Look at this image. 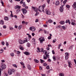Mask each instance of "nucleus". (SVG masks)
<instances>
[{"label": "nucleus", "instance_id": "19", "mask_svg": "<svg viewBox=\"0 0 76 76\" xmlns=\"http://www.w3.org/2000/svg\"><path fill=\"white\" fill-rule=\"evenodd\" d=\"M50 36H49L48 37V39H50L51 38V37L52 36V34H50Z\"/></svg>", "mask_w": 76, "mask_h": 76}, {"label": "nucleus", "instance_id": "13", "mask_svg": "<svg viewBox=\"0 0 76 76\" xmlns=\"http://www.w3.org/2000/svg\"><path fill=\"white\" fill-rule=\"evenodd\" d=\"M60 23L61 25H64V21H61L60 22Z\"/></svg>", "mask_w": 76, "mask_h": 76}, {"label": "nucleus", "instance_id": "31", "mask_svg": "<svg viewBox=\"0 0 76 76\" xmlns=\"http://www.w3.org/2000/svg\"><path fill=\"white\" fill-rule=\"evenodd\" d=\"M53 58L54 61H56V57H55V56H53Z\"/></svg>", "mask_w": 76, "mask_h": 76}, {"label": "nucleus", "instance_id": "35", "mask_svg": "<svg viewBox=\"0 0 76 76\" xmlns=\"http://www.w3.org/2000/svg\"><path fill=\"white\" fill-rule=\"evenodd\" d=\"M10 55L12 57H13L14 56V53H10Z\"/></svg>", "mask_w": 76, "mask_h": 76}, {"label": "nucleus", "instance_id": "58", "mask_svg": "<svg viewBox=\"0 0 76 76\" xmlns=\"http://www.w3.org/2000/svg\"><path fill=\"white\" fill-rule=\"evenodd\" d=\"M32 42H34L35 41V39L34 38L32 39Z\"/></svg>", "mask_w": 76, "mask_h": 76}, {"label": "nucleus", "instance_id": "25", "mask_svg": "<svg viewBox=\"0 0 76 76\" xmlns=\"http://www.w3.org/2000/svg\"><path fill=\"white\" fill-rule=\"evenodd\" d=\"M65 56H69V53H65Z\"/></svg>", "mask_w": 76, "mask_h": 76}, {"label": "nucleus", "instance_id": "33", "mask_svg": "<svg viewBox=\"0 0 76 76\" xmlns=\"http://www.w3.org/2000/svg\"><path fill=\"white\" fill-rule=\"evenodd\" d=\"M47 59V57H46V56H43V59H44L45 60H46V59Z\"/></svg>", "mask_w": 76, "mask_h": 76}, {"label": "nucleus", "instance_id": "39", "mask_svg": "<svg viewBox=\"0 0 76 76\" xmlns=\"http://www.w3.org/2000/svg\"><path fill=\"white\" fill-rule=\"evenodd\" d=\"M43 66H47V64L45 63H44Z\"/></svg>", "mask_w": 76, "mask_h": 76}, {"label": "nucleus", "instance_id": "9", "mask_svg": "<svg viewBox=\"0 0 76 76\" xmlns=\"http://www.w3.org/2000/svg\"><path fill=\"white\" fill-rule=\"evenodd\" d=\"M22 10L23 11V13L24 15H25V14L27 13V10H26L25 9H22Z\"/></svg>", "mask_w": 76, "mask_h": 76}, {"label": "nucleus", "instance_id": "44", "mask_svg": "<svg viewBox=\"0 0 76 76\" xmlns=\"http://www.w3.org/2000/svg\"><path fill=\"white\" fill-rule=\"evenodd\" d=\"M71 24L72 25H75V26L76 25V23L73 22H72Z\"/></svg>", "mask_w": 76, "mask_h": 76}, {"label": "nucleus", "instance_id": "48", "mask_svg": "<svg viewBox=\"0 0 76 76\" xmlns=\"http://www.w3.org/2000/svg\"><path fill=\"white\" fill-rule=\"evenodd\" d=\"M48 61L49 62H51V59H48Z\"/></svg>", "mask_w": 76, "mask_h": 76}, {"label": "nucleus", "instance_id": "53", "mask_svg": "<svg viewBox=\"0 0 76 76\" xmlns=\"http://www.w3.org/2000/svg\"><path fill=\"white\" fill-rule=\"evenodd\" d=\"M69 20H66V21L65 22L66 23H68L69 22Z\"/></svg>", "mask_w": 76, "mask_h": 76}, {"label": "nucleus", "instance_id": "60", "mask_svg": "<svg viewBox=\"0 0 76 76\" xmlns=\"http://www.w3.org/2000/svg\"><path fill=\"white\" fill-rule=\"evenodd\" d=\"M52 53L53 54H55V52H54V50H52Z\"/></svg>", "mask_w": 76, "mask_h": 76}, {"label": "nucleus", "instance_id": "3", "mask_svg": "<svg viewBox=\"0 0 76 76\" xmlns=\"http://www.w3.org/2000/svg\"><path fill=\"white\" fill-rule=\"evenodd\" d=\"M15 71V70L14 69H9L8 71V74L9 75H12L13 72H14Z\"/></svg>", "mask_w": 76, "mask_h": 76}, {"label": "nucleus", "instance_id": "36", "mask_svg": "<svg viewBox=\"0 0 76 76\" xmlns=\"http://www.w3.org/2000/svg\"><path fill=\"white\" fill-rule=\"evenodd\" d=\"M46 68L47 69V70H48V69H50V66H49L48 65L46 67Z\"/></svg>", "mask_w": 76, "mask_h": 76}, {"label": "nucleus", "instance_id": "49", "mask_svg": "<svg viewBox=\"0 0 76 76\" xmlns=\"http://www.w3.org/2000/svg\"><path fill=\"white\" fill-rule=\"evenodd\" d=\"M3 28L4 29H6V26L5 25H4L3 26Z\"/></svg>", "mask_w": 76, "mask_h": 76}, {"label": "nucleus", "instance_id": "34", "mask_svg": "<svg viewBox=\"0 0 76 76\" xmlns=\"http://www.w3.org/2000/svg\"><path fill=\"white\" fill-rule=\"evenodd\" d=\"M40 61L41 62V63H43L44 62H45V61L40 59Z\"/></svg>", "mask_w": 76, "mask_h": 76}, {"label": "nucleus", "instance_id": "26", "mask_svg": "<svg viewBox=\"0 0 76 76\" xmlns=\"http://www.w3.org/2000/svg\"><path fill=\"white\" fill-rule=\"evenodd\" d=\"M20 49V50H24V48H23V47H20L19 48Z\"/></svg>", "mask_w": 76, "mask_h": 76}, {"label": "nucleus", "instance_id": "57", "mask_svg": "<svg viewBox=\"0 0 76 76\" xmlns=\"http://www.w3.org/2000/svg\"><path fill=\"white\" fill-rule=\"evenodd\" d=\"M47 1L48 4H50V0H47Z\"/></svg>", "mask_w": 76, "mask_h": 76}, {"label": "nucleus", "instance_id": "11", "mask_svg": "<svg viewBox=\"0 0 76 76\" xmlns=\"http://www.w3.org/2000/svg\"><path fill=\"white\" fill-rule=\"evenodd\" d=\"M23 53L24 54L26 55L27 56H29L31 54L29 52H28L27 51H25V52H23Z\"/></svg>", "mask_w": 76, "mask_h": 76}, {"label": "nucleus", "instance_id": "51", "mask_svg": "<svg viewBox=\"0 0 76 76\" xmlns=\"http://www.w3.org/2000/svg\"><path fill=\"white\" fill-rule=\"evenodd\" d=\"M21 15H22L21 17L22 18H23V19L24 18H25V17L23 16V14H21Z\"/></svg>", "mask_w": 76, "mask_h": 76}, {"label": "nucleus", "instance_id": "10", "mask_svg": "<svg viewBox=\"0 0 76 76\" xmlns=\"http://www.w3.org/2000/svg\"><path fill=\"white\" fill-rule=\"evenodd\" d=\"M63 6H64V5H62L60 7V11L61 12H63Z\"/></svg>", "mask_w": 76, "mask_h": 76}, {"label": "nucleus", "instance_id": "61", "mask_svg": "<svg viewBox=\"0 0 76 76\" xmlns=\"http://www.w3.org/2000/svg\"><path fill=\"white\" fill-rule=\"evenodd\" d=\"M20 3L21 4H23V1H20Z\"/></svg>", "mask_w": 76, "mask_h": 76}, {"label": "nucleus", "instance_id": "64", "mask_svg": "<svg viewBox=\"0 0 76 76\" xmlns=\"http://www.w3.org/2000/svg\"><path fill=\"white\" fill-rule=\"evenodd\" d=\"M16 76H19V73H17L16 74Z\"/></svg>", "mask_w": 76, "mask_h": 76}, {"label": "nucleus", "instance_id": "47", "mask_svg": "<svg viewBox=\"0 0 76 76\" xmlns=\"http://www.w3.org/2000/svg\"><path fill=\"white\" fill-rule=\"evenodd\" d=\"M66 2H67V0H65L63 1V3H64V4H66Z\"/></svg>", "mask_w": 76, "mask_h": 76}, {"label": "nucleus", "instance_id": "21", "mask_svg": "<svg viewBox=\"0 0 76 76\" xmlns=\"http://www.w3.org/2000/svg\"><path fill=\"white\" fill-rule=\"evenodd\" d=\"M1 23H0V24L1 25H4V21H3V20H1L0 21Z\"/></svg>", "mask_w": 76, "mask_h": 76}, {"label": "nucleus", "instance_id": "43", "mask_svg": "<svg viewBox=\"0 0 76 76\" xmlns=\"http://www.w3.org/2000/svg\"><path fill=\"white\" fill-rule=\"evenodd\" d=\"M60 76H64V75L63 74L61 73L59 74Z\"/></svg>", "mask_w": 76, "mask_h": 76}, {"label": "nucleus", "instance_id": "18", "mask_svg": "<svg viewBox=\"0 0 76 76\" xmlns=\"http://www.w3.org/2000/svg\"><path fill=\"white\" fill-rule=\"evenodd\" d=\"M26 45L27 47H29L31 46V44H30L29 43H27Z\"/></svg>", "mask_w": 76, "mask_h": 76}, {"label": "nucleus", "instance_id": "29", "mask_svg": "<svg viewBox=\"0 0 76 76\" xmlns=\"http://www.w3.org/2000/svg\"><path fill=\"white\" fill-rule=\"evenodd\" d=\"M69 58V56H65V60H68Z\"/></svg>", "mask_w": 76, "mask_h": 76}, {"label": "nucleus", "instance_id": "27", "mask_svg": "<svg viewBox=\"0 0 76 76\" xmlns=\"http://www.w3.org/2000/svg\"><path fill=\"white\" fill-rule=\"evenodd\" d=\"M48 22H49V23H51L52 22H53V20L50 19V20H48Z\"/></svg>", "mask_w": 76, "mask_h": 76}, {"label": "nucleus", "instance_id": "7", "mask_svg": "<svg viewBox=\"0 0 76 76\" xmlns=\"http://www.w3.org/2000/svg\"><path fill=\"white\" fill-rule=\"evenodd\" d=\"M30 30V31H32V32H34L35 30H36L35 28L34 27H30L29 28Z\"/></svg>", "mask_w": 76, "mask_h": 76}, {"label": "nucleus", "instance_id": "30", "mask_svg": "<svg viewBox=\"0 0 76 76\" xmlns=\"http://www.w3.org/2000/svg\"><path fill=\"white\" fill-rule=\"evenodd\" d=\"M56 41H57V40L56 39H54L53 40V43H55V42H56Z\"/></svg>", "mask_w": 76, "mask_h": 76}, {"label": "nucleus", "instance_id": "32", "mask_svg": "<svg viewBox=\"0 0 76 76\" xmlns=\"http://www.w3.org/2000/svg\"><path fill=\"white\" fill-rule=\"evenodd\" d=\"M17 8H18V9H20V6H16V9Z\"/></svg>", "mask_w": 76, "mask_h": 76}, {"label": "nucleus", "instance_id": "1", "mask_svg": "<svg viewBox=\"0 0 76 76\" xmlns=\"http://www.w3.org/2000/svg\"><path fill=\"white\" fill-rule=\"evenodd\" d=\"M45 7V5L44 4L42 6H39L38 8L39 12H43L44 13H45V11H44Z\"/></svg>", "mask_w": 76, "mask_h": 76}, {"label": "nucleus", "instance_id": "5", "mask_svg": "<svg viewBox=\"0 0 76 76\" xmlns=\"http://www.w3.org/2000/svg\"><path fill=\"white\" fill-rule=\"evenodd\" d=\"M39 40L40 41V43H42L43 41H45V39H44V37H41L39 38Z\"/></svg>", "mask_w": 76, "mask_h": 76}, {"label": "nucleus", "instance_id": "63", "mask_svg": "<svg viewBox=\"0 0 76 76\" xmlns=\"http://www.w3.org/2000/svg\"><path fill=\"white\" fill-rule=\"evenodd\" d=\"M74 61L75 64V66H76V59H74Z\"/></svg>", "mask_w": 76, "mask_h": 76}, {"label": "nucleus", "instance_id": "55", "mask_svg": "<svg viewBox=\"0 0 76 76\" xmlns=\"http://www.w3.org/2000/svg\"><path fill=\"white\" fill-rule=\"evenodd\" d=\"M20 10H17V12L19 13V12H20Z\"/></svg>", "mask_w": 76, "mask_h": 76}, {"label": "nucleus", "instance_id": "50", "mask_svg": "<svg viewBox=\"0 0 76 76\" xmlns=\"http://www.w3.org/2000/svg\"><path fill=\"white\" fill-rule=\"evenodd\" d=\"M1 43L2 45H4V42H2Z\"/></svg>", "mask_w": 76, "mask_h": 76}, {"label": "nucleus", "instance_id": "17", "mask_svg": "<svg viewBox=\"0 0 76 76\" xmlns=\"http://www.w3.org/2000/svg\"><path fill=\"white\" fill-rule=\"evenodd\" d=\"M22 27V26L21 25H20L18 26V29H19V30H20V29H21Z\"/></svg>", "mask_w": 76, "mask_h": 76}, {"label": "nucleus", "instance_id": "12", "mask_svg": "<svg viewBox=\"0 0 76 76\" xmlns=\"http://www.w3.org/2000/svg\"><path fill=\"white\" fill-rule=\"evenodd\" d=\"M55 4L56 6L59 5L60 4V2H59V1H56L55 3Z\"/></svg>", "mask_w": 76, "mask_h": 76}, {"label": "nucleus", "instance_id": "24", "mask_svg": "<svg viewBox=\"0 0 76 76\" xmlns=\"http://www.w3.org/2000/svg\"><path fill=\"white\" fill-rule=\"evenodd\" d=\"M66 7L67 9H69L70 7V6L69 5H66Z\"/></svg>", "mask_w": 76, "mask_h": 76}, {"label": "nucleus", "instance_id": "62", "mask_svg": "<svg viewBox=\"0 0 76 76\" xmlns=\"http://www.w3.org/2000/svg\"><path fill=\"white\" fill-rule=\"evenodd\" d=\"M10 15L11 17H12V18L13 17V15L12 14H11Z\"/></svg>", "mask_w": 76, "mask_h": 76}, {"label": "nucleus", "instance_id": "46", "mask_svg": "<svg viewBox=\"0 0 76 76\" xmlns=\"http://www.w3.org/2000/svg\"><path fill=\"white\" fill-rule=\"evenodd\" d=\"M21 53V52L19 51H17V54H20Z\"/></svg>", "mask_w": 76, "mask_h": 76}, {"label": "nucleus", "instance_id": "22", "mask_svg": "<svg viewBox=\"0 0 76 76\" xmlns=\"http://www.w3.org/2000/svg\"><path fill=\"white\" fill-rule=\"evenodd\" d=\"M13 66L14 67H15L16 68H17L18 67V66H17V65L16 64H12Z\"/></svg>", "mask_w": 76, "mask_h": 76}, {"label": "nucleus", "instance_id": "37", "mask_svg": "<svg viewBox=\"0 0 76 76\" xmlns=\"http://www.w3.org/2000/svg\"><path fill=\"white\" fill-rule=\"evenodd\" d=\"M9 29L11 31H12V30L13 29V27H10Z\"/></svg>", "mask_w": 76, "mask_h": 76}, {"label": "nucleus", "instance_id": "59", "mask_svg": "<svg viewBox=\"0 0 76 76\" xmlns=\"http://www.w3.org/2000/svg\"><path fill=\"white\" fill-rule=\"evenodd\" d=\"M64 67L65 68H66V67L67 66V65H66V64H64Z\"/></svg>", "mask_w": 76, "mask_h": 76}, {"label": "nucleus", "instance_id": "16", "mask_svg": "<svg viewBox=\"0 0 76 76\" xmlns=\"http://www.w3.org/2000/svg\"><path fill=\"white\" fill-rule=\"evenodd\" d=\"M27 67L29 70H31V66L30 65H28Z\"/></svg>", "mask_w": 76, "mask_h": 76}, {"label": "nucleus", "instance_id": "6", "mask_svg": "<svg viewBox=\"0 0 76 76\" xmlns=\"http://www.w3.org/2000/svg\"><path fill=\"white\" fill-rule=\"evenodd\" d=\"M6 68V66L5 65H2L1 66L2 68H0V71L3 70L5 69Z\"/></svg>", "mask_w": 76, "mask_h": 76}, {"label": "nucleus", "instance_id": "4", "mask_svg": "<svg viewBox=\"0 0 76 76\" xmlns=\"http://www.w3.org/2000/svg\"><path fill=\"white\" fill-rule=\"evenodd\" d=\"M32 9H33V10H34V12H36V14H35V16H37L38 14H39V12H38V9L34 7H32Z\"/></svg>", "mask_w": 76, "mask_h": 76}, {"label": "nucleus", "instance_id": "14", "mask_svg": "<svg viewBox=\"0 0 76 76\" xmlns=\"http://www.w3.org/2000/svg\"><path fill=\"white\" fill-rule=\"evenodd\" d=\"M72 6L73 8H74V7H76V2H74V3L73 5H72Z\"/></svg>", "mask_w": 76, "mask_h": 76}, {"label": "nucleus", "instance_id": "8", "mask_svg": "<svg viewBox=\"0 0 76 76\" xmlns=\"http://www.w3.org/2000/svg\"><path fill=\"white\" fill-rule=\"evenodd\" d=\"M45 13L47 14V15H50L51 14V12H50V11H49V10L48 9H46L45 10Z\"/></svg>", "mask_w": 76, "mask_h": 76}, {"label": "nucleus", "instance_id": "54", "mask_svg": "<svg viewBox=\"0 0 76 76\" xmlns=\"http://www.w3.org/2000/svg\"><path fill=\"white\" fill-rule=\"evenodd\" d=\"M6 44L7 46H9V43H8V42H6Z\"/></svg>", "mask_w": 76, "mask_h": 76}, {"label": "nucleus", "instance_id": "20", "mask_svg": "<svg viewBox=\"0 0 76 76\" xmlns=\"http://www.w3.org/2000/svg\"><path fill=\"white\" fill-rule=\"evenodd\" d=\"M34 61L36 63H39V61L37 59H34Z\"/></svg>", "mask_w": 76, "mask_h": 76}, {"label": "nucleus", "instance_id": "38", "mask_svg": "<svg viewBox=\"0 0 76 76\" xmlns=\"http://www.w3.org/2000/svg\"><path fill=\"white\" fill-rule=\"evenodd\" d=\"M46 57H47V58H50V57H49V56H50L48 54H46L45 55Z\"/></svg>", "mask_w": 76, "mask_h": 76}, {"label": "nucleus", "instance_id": "28", "mask_svg": "<svg viewBox=\"0 0 76 76\" xmlns=\"http://www.w3.org/2000/svg\"><path fill=\"white\" fill-rule=\"evenodd\" d=\"M5 20H7L9 19V18L7 17H6L4 18Z\"/></svg>", "mask_w": 76, "mask_h": 76}, {"label": "nucleus", "instance_id": "45", "mask_svg": "<svg viewBox=\"0 0 76 76\" xmlns=\"http://www.w3.org/2000/svg\"><path fill=\"white\" fill-rule=\"evenodd\" d=\"M20 64H21V65H24V63L23 62H20Z\"/></svg>", "mask_w": 76, "mask_h": 76}, {"label": "nucleus", "instance_id": "23", "mask_svg": "<svg viewBox=\"0 0 76 76\" xmlns=\"http://www.w3.org/2000/svg\"><path fill=\"white\" fill-rule=\"evenodd\" d=\"M26 4H25V2H23V7H25V6H26Z\"/></svg>", "mask_w": 76, "mask_h": 76}, {"label": "nucleus", "instance_id": "56", "mask_svg": "<svg viewBox=\"0 0 76 76\" xmlns=\"http://www.w3.org/2000/svg\"><path fill=\"white\" fill-rule=\"evenodd\" d=\"M44 32L45 33V34H47L48 33V31H46L45 30H44Z\"/></svg>", "mask_w": 76, "mask_h": 76}, {"label": "nucleus", "instance_id": "52", "mask_svg": "<svg viewBox=\"0 0 76 76\" xmlns=\"http://www.w3.org/2000/svg\"><path fill=\"white\" fill-rule=\"evenodd\" d=\"M71 22H75V20H71Z\"/></svg>", "mask_w": 76, "mask_h": 76}, {"label": "nucleus", "instance_id": "15", "mask_svg": "<svg viewBox=\"0 0 76 76\" xmlns=\"http://www.w3.org/2000/svg\"><path fill=\"white\" fill-rule=\"evenodd\" d=\"M37 51L38 53H39V52H41V51H40V49L39 48H37Z\"/></svg>", "mask_w": 76, "mask_h": 76}, {"label": "nucleus", "instance_id": "40", "mask_svg": "<svg viewBox=\"0 0 76 76\" xmlns=\"http://www.w3.org/2000/svg\"><path fill=\"white\" fill-rule=\"evenodd\" d=\"M40 52H43V51H44V49L43 48H41L40 49Z\"/></svg>", "mask_w": 76, "mask_h": 76}, {"label": "nucleus", "instance_id": "42", "mask_svg": "<svg viewBox=\"0 0 76 76\" xmlns=\"http://www.w3.org/2000/svg\"><path fill=\"white\" fill-rule=\"evenodd\" d=\"M64 30H65V29H66V28H65V27L64 26H62L61 27Z\"/></svg>", "mask_w": 76, "mask_h": 76}, {"label": "nucleus", "instance_id": "41", "mask_svg": "<svg viewBox=\"0 0 76 76\" xmlns=\"http://www.w3.org/2000/svg\"><path fill=\"white\" fill-rule=\"evenodd\" d=\"M1 3L2 4V6H4V3H3V1H1Z\"/></svg>", "mask_w": 76, "mask_h": 76}, {"label": "nucleus", "instance_id": "2", "mask_svg": "<svg viewBox=\"0 0 76 76\" xmlns=\"http://www.w3.org/2000/svg\"><path fill=\"white\" fill-rule=\"evenodd\" d=\"M25 39H26V40H24L23 41L20 40L18 41V42L20 44H24V43L26 42H28V41H29V40H28V39H27V37Z\"/></svg>", "mask_w": 76, "mask_h": 76}]
</instances>
